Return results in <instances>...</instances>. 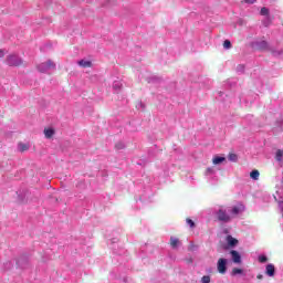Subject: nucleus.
<instances>
[{
  "instance_id": "1",
  "label": "nucleus",
  "mask_w": 283,
  "mask_h": 283,
  "mask_svg": "<svg viewBox=\"0 0 283 283\" xmlns=\"http://www.w3.org/2000/svg\"><path fill=\"white\" fill-rule=\"evenodd\" d=\"M244 211V205L237 203L233 206H220L216 210L217 220L219 222H231L234 218H238L240 213Z\"/></svg>"
},
{
  "instance_id": "2",
  "label": "nucleus",
  "mask_w": 283,
  "mask_h": 283,
  "mask_svg": "<svg viewBox=\"0 0 283 283\" xmlns=\"http://www.w3.org/2000/svg\"><path fill=\"white\" fill-rule=\"evenodd\" d=\"M6 63L11 67H20V65H23V60L19 55L11 54L7 56Z\"/></svg>"
},
{
  "instance_id": "3",
  "label": "nucleus",
  "mask_w": 283,
  "mask_h": 283,
  "mask_svg": "<svg viewBox=\"0 0 283 283\" xmlns=\"http://www.w3.org/2000/svg\"><path fill=\"white\" fill-rule=\"evenodd\" d=\"M227 264H229V260L227 259H219L217 262V271L218 273H220L221 275H224V273H227Z\"/></svg>"
},
{
  "instance_id": "4",
  "label": "nucleus",
  "mask_w": 283,
  "mask_h": 283,
  "mask_svg": "<svg viewBox=\"0 0 283 283\" xmlns=\"http://www.w3.org/2000/svg\"><path fill=\"white\" fill-rule=\"evenodd\" d=\"M251 46L254 50H266V48H269V44L264 40H259V41L252 42Z\"/></svg>"
},
{
  "instance_id": "5",
  "label": "nucleus",
  "mask_w": 283,
  "mask_h": 283,
  "mask_svg": "<svg viewBox=\"0 0 283 283\" xmlns=\"http://www.w3.org/2000/svg\"><path fill=\"white\" fill-rule=\"evenodd\" d=\"M260 14L262 17H266L265 20L263 21V24L265 25V28H269V25H271V17H269V10L263 7L260 11Z\"/></svg>"
},
{
  "instance_id": "6",
  "label": "nucleus",
  "mask_w": 283,
  "mask_h": 283,
  "mask_svg": "<svg viewBox=\"0 0 283 283\" xmlns=\"http://www.w3.org/2000/svg\"><path fill=\"white\" fill-rule=\"evenodd\" d=\"M230 255L234 264H242V255H240V252L232 250L230 251Z\"/></svg>"
},
{
  "instance_id": "7",
  "label": "nucleus",
  "mask_w": 283,
  "mask_h": 283,
  "mask_svg": "<svg viewBox=\"0 0 283 283\" xmlns=\"http://www.w3.org/2000/svg\"><path fill=\"white\" fill-rule=\"evenodd\" d=\"M41 67H45V69H41V72H48V70H54V67H56V64H54V62L49 60L48 62L42 63Z\"/></svg>"
},
{
  "instance_id": "8",
  "label": "nucleus",
  "mask_w": 283,
  "mask_h": 283,
  "mask_svg": "<svg viewBox=\"0 0 283 283\" xmlns=\"http://www.w3.org/2000/svg\"><path fill=\"white\" fill-rule=\"evenodd\" d=\"M226 242L230 249H234V247H238L239 243L238 239L233 238L232 235H228L226 238Z\"/></svg>"
},
{
  "instance_id": "9",
  "label": "nucleus",
  "mask_w": 283,
  "mask_h": 283,
  "mask_svg": "<svg viewBox=\"0 0 283 283\" xmlns=\"http://www.w3.org/2000/svg\"><path fill=\"white\" fill-rule=\"evenodd\" d=\"M265 275H268L269 277H274L275 276V265H273L272 263H269L265 266Z\"/></svg>"
},
{
  "instance_id": "10",
  "label": "nucleus",
  "mask_w": 283,
  "mask_h": 283,
  "mask_svg": "<svg viewBox=\"0 0 283 283\" xmlns=\"http://www.w3.org/2000/svg\"><path fill=\"white\" fill-rule=\"evenodd\" d=\"M55 134H56V130H54V128L52 127L44 128L45 138H52Z\"/></svg>"
},
{
  "instance_id": "11",
  "label": "nucleus",
  "mask_w": 283,
  "mask_h": 283,
  "mask_svg": "<svg viewBox=\"0 0 283 283\" xmlns=\"http://www.w3.org/2000/svg\"><path fill=\"white\" fill-rule=\"evenodd\" d=\"M179 245H180V239H178L176 237H170L171 249H178Z\"/></svg>"
},
{
  "instance_id": "12",
  "label": "nucleus",
  "mask_w": 283,
  "mask_h": 283,
  "mask_svg": "<svg viewBox=\"0 0 283 283\" xmlns=\"http://www.w3.org/2000/svg\"><path fill=\"white\" fill-rule=\"evenodd\" d=\"M224 160H227V158L220 157V156H214L212 158V164L213 165H222V163H224Z\"/></svg>"
},
{
  "instance_id": "13",
  "label": "nucleus",
  "mask_w": 283,
  "mask_h": 283,
  "mask_svg": "<svg viewBox=\"0 0 283 283\" xmlns=\"http://www.w3.org/2000/svg\"><path fill=\"white\" fill-rule=\"evenodd\" d=\"M77 64L80 65V67H92L91 61L81 60L77 62Z\"/></svg>"
},
{
  "instance_id": "14",
  "label": "nucleus",
  "mask_w": 283,
  "mask_h": 283,
  "mask_svg": "<svg viewBox=\"0 0 283 283\" xmlns=\"http://www.w3.org/2000/svg\"><path fill=\"white\" fill-rule=\"evenodd\" d=\"M250 178H251L252 180H260V171H259V170H252V171L250 172Z\"/></svg>"
},
{
  "instance_id": "15",
  "label": "nucleus",
  "mask_w": 283,
  "mask_h": 283,
  "mask_svg": "<svg viewBox=\"0 0 283 283\" xmlns=\"http://www.w3.org/2000/svg\"><path fill=\"white\" fill-rule=\"evenodd\" d=\"M242 273H244V271L242 269L234 268V269H232L231 275H233V276L242 275Z\"/></svg>"
},
{
  "instance_id": "16",
  "label": "nucleus",
  "mask_w": 283,
  "mask_h": 283,
  "mask_svg": "<svg viewBox=\"0 0 283 283\" xmlns=\"http://www.w3.org/2000/svg\"><path fill=\"white\" fill-rule=\"evenodd\" d=\"M19 149L20 151H28V149H30V146L28 144L20 143Z\"/></svg>"
},
{
  "instance_id": "17",
  "label": "nucleus",
  "mask_w": 283,
  "mask_h": 283,
  "mask_svg": "<svg viewBox=\"0 0 283 283\" xmlns=\"http://www.w3.org/2000/svg\"><path fill=\"white\" fill-rule=\"evenodd\" d=\"M213 174H216V168L213 167L207 168L206 176H213Z\"/></svg>"
},
{
  "instance_id": "18",
  "label": "nucleus",
  "mask_w": 283,
  "mask_h": 283,
  "mask_svg": "<svg viewBox=\"0 0 283 283\" xmlns=\"http://www.w3.org/2000/svg\"><path fill=\"white\" fill-rule=\"evenodd\" d=\"M160 81H163L160 77L153 76L148 80V83H160Z\"/></svg>"
},
{
  "instance_id": "19",
  "label": "nucleus",
  "mask_w": 283,
  "mask_h": 283,
  "mask_svg": "<svg viewBox=\"0 0 283 283\" xmlns=\"http://www.w3.org/2000/svg\"><path fill=\"white\" fill-rule=\"evenodd\" d=\"M276 160L280 163V161H282V158H283V150H277L276 151Z\"/></svg>"
},
{
  "instance_id": "20",
  "label": "nucleus",
  "mask_w": 283,
  "mask_h": 283,
  "mask_svg": "<svg viewBox=\"0 0 283 283\" xmlns=\"http://www.w3.org/2000/svg\"><path fill=\"white\" fill-rule=\"evenodd\" d=\"M201 283H211V276L205 275L201 277Z\"/></svg>"
},
{
  "instance_id": "21",
  "label": "nucleus",
  "mask_w": 283,
  "mask_h": 283,
  "mask_svg": "<svg viewBox=\"0 0 283 283\" xmlns=\"http://www.w3.org/2000/svg\"><path fill=\"white\" fill-rule=\"evenodd\" d=\"M223 48H224V50H231V41L226 40V41L223 42Z\"/></svg>"
},
{
  "instance_id": "22",
  "label": "nucleus",
  "mask_w": 283,
  "mask_h": 283,
  "mask_svg": "<svg viewBox=\"0 0 283 283\" xmlns=\"http://www.w3.org/2000/svg\"><path fill=\"white\" fill-rule=\"evenodd\" d=\"M268 258L266 255L262 254V255H259V262H261V264H264L265 262H268Z\"/></svg>"
},
{
  "instance_id": "23",
  "label": "nucleus",
  "mask_w": 283,
  "mask_h": 283,
  "mask_svg": "<svg viewBox=\"0 0 283 283\" xmlns=\"http://www.w3.org/2000/svg\"><path fill=\"white\" fill-rule=\"evenodd\" d=\"M186 222H187L188 227H190V229H193V227H196V223L191 219H187Z\"/></svg>"
},
{
  "instance_id": "24",
  "label": "nucleus",
  "mask_w": 283,
  "mask_h": 283,
  "mask_svg": "<svg viewBox=\"0 0 283 283\" xmlns=\"http://www.w3.org/2000/svg\"><path fill=\"white\" fill-rule=\"evenodd\" d=\"M229 160H231L232 163H235V160H238V156L235 154H231L229 155Z\"/></svg>"
},
{
  "instance_id": "25",
  "label": "nucleus",
  "mask_w": 283,
  "mask_h": 283,
  "mask_svg": "<svg viewBox=\"0 0 283 283\" xmlns=\"http://www.w3.org/2000/svg\"><path fill=\"white\" fill-rule=\"evenodd\" d=\"M116 149H124L125 148V145L123 143H118L116 144Z\"/></svg>"
},
{
  "instance_id": "26",
  "label": "nucleus",
  "mask_w": 283,
  "mask_h": 283,
  "mask_svg": "<svg viewBox=\"0 0 283 283\" xmlns=\"http://www.w3.org/2000/svg\"><path fill=\"white\" fill-rule=\"evenodd\" d=\"M6 56V52L3 50H0V59H3Z\"/></svg>"
},
{
  "instance_id": "27",
  "label": "nucleus",
  "mask_w": 283,
  "mask_h": 283,
  "mask_svg": "<svg viewBox=\"0 0 283 283\" xmlns=\"http://www.w3.org/2000/svg\"><path fill=\"white\" fill-rule=\"evenodd\" d=\"M263 277H264V275H262V274L256 275L258 280H263Z\"/></svg>"
},
{
  "instance_id": "28",
  "label": "nucleus",
  "mask_w": 283,
  "mask_h": 283,
  "mask_svg": "<svg viewBox=\"0 0 283 283\" xmlns=\"http://www.w3.org/2000/svg\"><path fill=\"white\" fill-rule=\"evenodd\" d=\"M38 70L41 72V70H45V66H41V64L38 66Z\"/></svg>"
}]
</instances>
